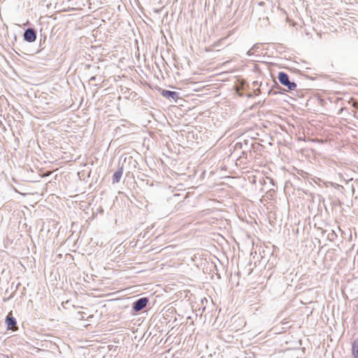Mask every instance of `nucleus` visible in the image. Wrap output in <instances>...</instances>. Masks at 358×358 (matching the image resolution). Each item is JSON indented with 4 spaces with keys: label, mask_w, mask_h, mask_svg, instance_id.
<instances>
[{
    "label": "nucleus",
    "mask_w": 358,
    "mask_h": 358,
    "mask_svg": "<svg viewBox=\"0 0 358 358\" xmlns=\"http://www.w3.org/2000/svg\"><path fill=\"white\" fill-rule=\"evenodd\" d=\"M261 44L260 43H256L247 52L248 56H251L254 55L255 52L259 48Z\"/></svg>",
    "instance_id": "obj_8"
},
{
    "label": "nucleus",
    "mask_w": 358,
    "mask_h": 358,
    "mask_svg": "<svg viewBox=\"0 0 358 358\" xmlns=\"http://www.w3.org/2000/svg\"><path fill=\"white\" fill-rule=\"evenodd\" d=\"M162 95L168 99H173L175 101H176L179 98V94L177 92L169 91L166 90H162Z\"/></svg>",
    "instance_id": "obj_4"
},
{
    "label": "nucleus",
    "mask_w": 358,
    "mask_h": 358,
    "mask_svg": "<svg viewBox=\"0 0 358 358\" xmlns=\"http://www.w3.org/2000/svg\"><path fill=\"white\" fill-rule=\"evenodd\" d=\"M6 324L9 329H13L16 326L17 322L15 318L13 317L12 313H10L6 316Z\"/></svg>",
    "instance_id": "obj_5"
},
{
    "label": "nucleus",
    "mask_w": 358,
    "mask_h": 358,
    "mask_svg": "<svg viewBox=\"0 0 358 358\" xmlns=\"http://www.w3.org/2000/svg\"><path fill=\"white\" fill-rule=\"evenodd\" d=\"M123 173V168L120 167L117 171H115L113 176V182L117 183L120 182Z\"/></svg>",
    "instance_id": "obj_6"
},
{
    "label": "nucleus",
    "mask_w": 358,
    "mask_h": 358,
    "mask_svg": "<svg viewBox=\"0 0 358 358\" xmlns=\"http://www.w3.org/2000/svg\"><path fill=\"white\" fill-rule=\"evenodd\" d=\"M327 237L330 241H333L334 237H336V234L334 231H331L330 233H329Z\"/></svg>",
    "instance_id": "obj_9"
},
{
    "label": "nucleus",
    "mask_w": 358,
    "mask_h": 358,
    "mask_svg": "<svg viewBox=\"0 0 358 358\" xmlns=\"http://www.w3.org/2000/svg\"><path fill=\"white\" fill-rule=\"evenodd\" d=\"M78 315H80V319H83L85 317V316H84L85 313H83V312H78Z\"/></svg>",
    "instance_id": "obj_10"
},
{
    "label": "nucleus",
    "mask_w": 358,
    "mask_h": 358,
    "mask_svg": "<svg viewBox=\"0 0 358 358\" xmlns=\"http://www.w3.org/2000/svg\"><path fill=\"white\" fill-rule=\"evenodd\" d=\"M23 36L24 41L29 43H32L36 39V32L33 28L27 29Z\"/></svg>",
    "instance_id": "obj_3"
},
{
    "label": "nucleus",
    "mask_w": 358,
    "mask_h": 358,
    "mask_svg": "<svg viewBox=\"0 0 358 358\" xmlns=\"http://www.w3.org/2000/svg\"><path fill=\"white\" fill-rule=\"evenodd\" d=\"M148 303V299L147 297H142L136 300L133 303L132 308L136 311L138 312L142 310Z\"/></svg>",
    "instance_id": "obj_2"
},
{
    "label": "nucleus",
    "mask_w": 358,
    "mask_h": 358,
    "mask_svg": "<svg viewBox=\"0 0 358 358\" xmlns=\"http://www.w3.org/2000/svg\"><path fill=\"white\" fill-rule=\"evenodd\" d=\"M357 358H358V357H357Z\"/></svg>",
    "instance_id": "obj_11"
},
{
    "label": "nucleus",
    "mask_w": 358,
    "mask_h": 358,
    "mask_svg": "<svg viewBox=\"0 0 358 358\" xmlns=\"http://www.w3.org/2000/svg\"><path fill=\"white\" fill-rule=\"evenodd\" d=\"M279 82L284 86H286L289 90H294L296 88V84L291 82L288 75L285 72H280L278 76Z\"/></svg>",
    "instance_id": "obj_1"
},
{
    "label": "nucleus",
    "mask_w": 358,
    "mask_h": 358,
    "mask_svg": "<svg viewBox=\"0 0 358 358\" xmlns=\"http://www.w3.org/2000/svg\"><path fill=\"white\" fill-rule=\"evenodd\" d=\"M352 354L355 358L358 357V338L355 339L352 345Z\"/></svg>",
    "instance_id": "obj_7"
}]
</instances>
